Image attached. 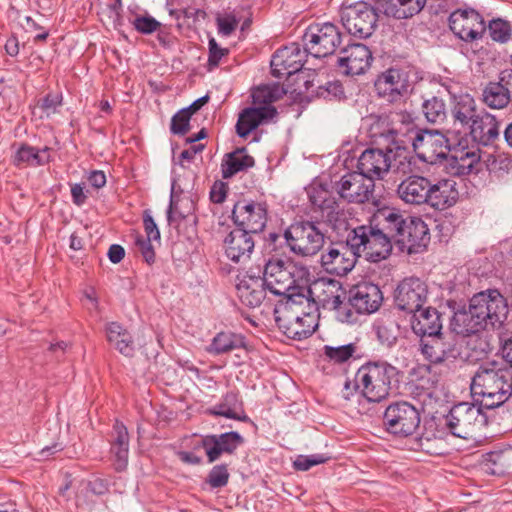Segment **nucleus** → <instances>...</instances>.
Wrapping results in <instances>:
<instances>
[{"mask_svg": "<svg viewBox=\"0 0 512 512\" xmlns=\"http://www.w3.org/2000/svg\"><path fill=\"white\" fill-rule=\"evenodd\" d=\"M453 308L450 327L462 336H471L482 331H494L503 327L508 318L507 298L498 289H487L474 294L468 306L455 308L456 302H449Z\"/></svg>", "mask_w": 512, "mask_h": 512, "instance_id": "1", "label": "nucleus"}, {"mask_svg": "<svg viewBox=\"0 0 512 512\" xmlns=\"http://www.w3.org/2000/svg\"><path fill=\"white\" fill-rule=\"evenodd\" d=\"M387 210L382 208L374 214L369 224L349 222L343 229L349 235L350 246L367 261L378 263L387 259L393 249L391 229L387 219Z\"/></svg>", "mask_w": 512, "mask_h": 512, "instance_id": "2", "label": "nucleus"}, {"mask_svg": "<svg viewBox=\"0 0 512 512\" xmlns=\"http://www.w3.org/2000/svg\"><path fill=\"white\" fill-rule=\"evenodd\" d=\"M470 390L484 408L502 406L512 396V367H498L496 362L481 364L472 377Z\"/></svg>", "mask_w": 512, "mask_h": 512, "instance_id": "3", "label": "nucleus"}, {"mask_svg": "<svg viewBox=\"0 0 512 512\" xmlns=\"http://www.w3.org/2000/svg\"><path fill=\"white\" fill-rule=\"evenodd\" d=\"M393 245L408 254L424 251L430 242V232L421 217L405 215L395 208L385 207Z\"/></svg>", "mask_w": 512, "mask_h": 512, "instance_id": "4", "label": "nucleus"}, {"mask_svg": "<svg viewBox=\"0 0 512 512\" xmlns=\"http://www.w3.org/2000/svg\"><path fill=\"white\" fill-rule=\"evenodd\" d=\"M398 374V369L386 361H370L356 372L354 388L362 387L368 401L380 402L389 396L392 382H397Z\"/></svg>", "mask_w": 512, "mask_h": 512, "instance_id": "5", "label": "nucleus"}, {"mask_svg": "<svg viewBox=\"0 0 512 512\" xmlns=\"http://www.w3.org/2000/svg\"><path fill=\"white\" fill-rule=\"evenodd\" d=\"M307 292L314 298L315 311L322 307L325 310L335 311L337 319L341 322L353 323L356 320L354 312L346 307V291L337 281L324 279L314 281Z\"/></svg>", "mask_w": 512, "mask_h": 512, "instance_id": "6", "label": "nucleus"}, {"mask_svg": "<svg viewBox=\"0 0 512 512\" xmlns=\"http://www.w3.org/2000/svg\"><path fill=\"white\" fill-rule=\"evenodd\" d=\"M313 214L317 215L332 231H344L350 220L331 191L324 185H314L308 190Z\"/></svg>", "mask_w": 512, "mask_h": 512, "instance_id": "7", "label": "nucleus"}, {"mask_svg": "<svg viewBox=\"0 0 512 512\" xmlns=\"http://www.w3.org/2000/svg\"><path fill=\"white\" fill-rule=\"evenodd\" d=\"M285 244L302 257L314 256L323 247L325 235L315 221H296L284 232Z\"/></svg>", "mask_w": 512, "mask_h": 512, "instance_id": "8", "label": "nucleus"}, {"mask_svg": "<svg viewBox=\"0 0 512 512\" xmlns=\"http://www.w3.org/2000/svg\"><path fill=\"white\" fill-rule=\"evenodd\" d=\"M482 407L480 404L477 406L467 402L458 403L443 417V425L451 435L468 439L475 428L483 426L487 421Z\"/></svg>", "mask_w": 512, "mask_h": 512, "instance_id": "9", "label": "nucleus"}, {"mask_svg": "<svg viewBox=\"0 0 512 512\" xmlns=\"http://www.w3.org/2000/svg\"><path fill=\"white\" fill-rule=\"evenodd\" d=\"M420 423V410L408 401L390 403L383 414V426L386 431L400 438L413 435Z\"/></svg>", "mask_w": 512, "mask_h": 512, "instance_id": "10", "label": "nucleus"}, {"mask_svg": "<svg viewBox=\"0 0 512 512\" xmlns=\"http://www.w3.org/2000/svg\"><path fill=\"white\" fill-rule=\"evenodd\" d=\"M336 240L332 241L327 251L321 255V265L326 272L336 275H347L356 265L359 254L350 246V239L343 231H333Z\"/></svg>", "mask_w": 512, "mask_h": 512, "instance_id": "11", "label": "nucleus"}, {"mask_svg": "<svg viewBox=\"0 0 512 512\" xmlns=\"http://www.w3.org/2000/svg\"><path fill=\"white\" fill-rule=\"evenodd\" d=\"M297 267L292 259L281 254H270L263 269V285L274 295L281 296L295 284Z\"/></svg>", "mask_w": 512, "mask_h": 512, "instance_id": "12", "label": "nucleus"}, {"mask_svg": "<svg viewBox=\"0 0 512 512\" xmlns=\"http://www.w3.org/2000/svg\"><path fill=\"white\" fill-rule=\"evenodd\" d=\"M303 46L315 58L332 55L340 46L342 35L339 28L331 22L310 24L303 36Z\"/></svg>", "mask_w": 512, "mask_h": 512, "instance_id": "13", "label": "nucleus"}, {"mask_svg": "<svg viewBox=\"0 0 512 512\" xmlns=\"http://www.w3.org/2000/svg\"><path fill=\"white\" fill-rule=\"evenodd\" d=\"M231 220L236 228L259 236L268 221L267 204L252 199H239L233 205Z\"/></svg>", "mask_w": 512, "mask_h": 512, "instance_id": "14", "label": "nucleus"}, {"mask_svg": "<svg viewBox=\"0 0 512 512\" xmlns=\"http://www.w3.org/2000/svg\"><path fill=\"white\" fill-rule=\"evenodd\" d=\"M413 151L416 156L427 164L442 163L450 154L449 141L438 130H420L412 141Z\"/></svg>", "mask_w": 512, "mask_h": 512, "instance_id": "15", "label": "nucleus"}, {"mask_svg": "<svg viewBox=\"0 0 512 512\" xmlns=\"http://www.w3.org/2000/svg\"><path fill=\"white\" fill-rule=\"evenodd\" d=\"M341 20L349 34L366 39L377 26L378 14L370 4L360 1L343 8Z\"/></svg>", "mask_w": 512, "mask_h": 512, "instance_id": "16", "label": "nucleus"}, {"mask_svg": "<svg viewBox=\"0 0 512 512\" xmlns=\"http://www.w3.org/2000/svg\"><path fill=\"white\" fill-rule=\"evenodd\" d=\"M374 88L379 98L389 103H396L410 91L409 72L402 68H388L377 75Z\"/></svg>", "mask_w": 512, "mask_h": 512, "instance_id": "17", "label": "nucleus"}, {"mask_svg": "<svg viewBox=\"0 0 512 512\" xmlns=\"http://www.w3.org/2000/svg\"><path fill=\"white\" fill-rule=\"evenodd\" d=\"M428 285L417 277H407L394 291V305L398 310L412 314L424 307L428 300Z\"/></svg>", "mask_w": 512, "mask_h": 512, "instance_id": "18", "label": "nucleus"}, {"mask_svg": "<svg viewBox=\"0 0 512 512\" xmlns=\"http://www.w3.org/2000/svg\"><path fill=\"white\" fill-rule=\"evenodd\" d=\"M339 197L348 203L363 204L373 198L375 182L359 170L348 172L335 183Z\"/></svg>", "mask_w": 512, "mask_h": 512, "instance_id": "19", "label": "nucleus"}, {"mask_svg": "<svg viewBox=\"0 0 512 512\" xmlns=\"http://www.w3.org/2000/svg\"><path fill=\"white\" fill-rule=\"evenodd\" d=\"M453 34L465 42L482 39L486 24L482 15L472 8L457 9L448 18Z\"/></svg>", "mask_w": 512, "mask_h": 512, "instance_id": "20", "label": "nucleus"}, {"mask_svg": "<svg viewBox=\"0 0 512 512\" xmlns=\"http://www.w3.org/2000/svg\"><path fill=\"white\" fill-rule=\"evenodd\" d=\"M309 52L306 47L299 43L293 42L276 50L271 59V72L275 77H287L301 71L307 61Z\"/></svg>", "mask_w": 512, "mask_h": 512, "instance_id": "21", "label": "nucleus"}, {"mask_svg": "<svg viewBox=\"0 0 512 512\" xmlns=\"http://www.w3.org/2000/svg\"><path fill=\"white\" fill-rule=\"evenodd\" d=\"M373 61L372 52L362 43L349 44L343 48L338 56L336 66L346 76L364 74Z\"/></svg>", "mask_w": 512, "mask_h": 512, "instance_id": "22", "label": "nucleus"}, {"mask_svg": "<svg viewBox=\"0 0 512 512\" xmlns=\"http://www.w3.org/2000/svg\"><path fill=\"white\" fill-rule=\"evenodd\" d=\"M383 302V293L377 284L363 281L349 290L346 307L358 314L376 312Z\"/></svg>", "mask_w": 512, "mask_h": 512, "instance_id": "23", "label": "nucleus"}, {"mask_svg": "<svg viewBox=\"0 0 512 512\" xmlns=\"http://www.w3.org/2000/svg\"><path fill=\"white\" fill-rule=\"evenodd\" d=\"M244 443L245 439L240 433L229 431L205 435L202 437L200 445L205 450L208 463H214L223 455L236 454L238 448Z\"/></svg>", "mask_w": 512, "mask_h": 512, "instance_id": "24", "label": "nucleus"}, {"mask_svg": "<svg viewBox=\"0 0 512 512\" xmlns=\"http://www.w3.org/2000/svg\"><path fill=\"white\" fill-rule=\"evenodd\" d=\"M391 168V156L386 146L370 147L365 149L357 162V170L366 177L375 180L384 179Z\"/></svg>", "mask_w": 512, "mask_h": 512, "instance_id": "25", "label": "nucleus"}, {"mask_svg": "<svg viewBox=\"0 0 512 512\" xmlns=\"http://www.w3.org/2000/svg\"><path fill=\"white\" fill-rule=\"evenodd\" d=\"M256 237L258 235L235 227L223 240L226 257L236 264L247 262L255 250Z\"/></svg>", "mask_w": 512, "mask_h": 512, "instance_id": "26", "label": "nucleus"}, {"mask_svg": "<svg viewBox=\"0 0 512 512\" xmlns=\"http://www.w3.org/2000/svg\"><path fill=\"white\" fill-rule=\"evenodd\" d=\"M401 118L402 115L397 112L371 115L368 133L372 143L378 146H386L387 148L397 145L400 140L398 139L399 133L394 123L396 120L400 121Z\"/></svg>", "mask_w": 512, "mask_h": 512, "instance_id": "27", "label": "nucleus"}, {"mask_svg": "<svg viewBox=\"0 0 512 512\" xmlns=\"http://www.w3.org/2000/svg\"><path fill=\"white\" fill-rule=\"evenodd\" d=\"M278 115L274 106H251L244 108L238 115L236 133L241 138H246L260 125L273 121Z\"/></svg>", "mask_w": 512, "mask_h": 512, "instance_id": "28", "label": "nucleus"}, {"mask_svg": "<svg viewBox=\"0 0 512 512\" xmlns=\"http://www.w3.org/2000/svg\"><path fill=\"white\" fill-rule=\"evenodd\" d=\"M428 206L436 210H445L456 204L459 198L457 183L452 178L430 179Z\"/></svg>", "mask_w": 512, "mask_h": 512, "instance_id": "29", "label": "nucleus"}, {"mask_svg": "<svg viewBox=\"0 0 512 512\" xmlns=\"http://www.w3.org/2000/svg\"><path fill=\"white\" fill-rule=\"evenodd\" d=\"M420 350L424 358L432 364L453 362L460 356L455 344L444 342L443 334L421 338Z\"/></svg>", "mask_w": 512, "mask_h": 512, "instance_id": "30", "label": "nucleus"}, {"mask_svg": "<svg viewBox=\"0 0 512 512\" xmlns=\"http://www.w3.org/2000/svg\"><path fill=\"white\" fill-rule=\"evenodd\" d=\"M443 321L440 312L431 306L412 313L411 329L420 338L442 335Z\"/></svg>", "mask_w": 512, "mask_h": 512, "instance_id": "31", "label": "nucleus"}, {"mask_svg": "<svg viewBox=\"0 0 512 512\" xmlns=\"http://www.w3.org/2000/svg\"><path fill=\"white\" fill-rule=\"evenodd\" d=\"M430 178L420 175L406 177L397 187L399 198L410 205H428V193Z\"/></svg>", "mask_w": 512, "mask_h": 512, "instance_id": "32", "label": "nucleus"}, {"mask_svg": "<svg viewBox=\"0 0 512 512\" xmlns=\"http://www.w3.org/2000/svg\"><path fill=\"white\" fill-rule=\"evenodd\" d=\"M195 212V202L190 196L177 195L172 189L170 203L167 209V221L169 225L179 228L183 221L196 225L197 217Z\"/></svg>", "mask_w": 512, "mask_h": 512, "instance_id": "33", "label": "nucleus"}, {"mask_svg": "<svg viewBox=\"0 0 512 512\" xmlns=\"http://www.w3.org/2000/svg\"><path fill=\"white\" fill-rule=\"evenodd\" d=\"M448 431L443 425V418L436 422L434 419L425 422L424 430L418 438L421 451L430 455L443 453V441Z\"/></svg>", "mask_w": 512, "mask_h": 512, "instance_id": "34", "label": "nucleus"}, {"mask_svg": "<svg viewBox=\"0 0 512 512\" xmlns=\"http://www.w3.org/2000/svg\"><path fill=\"white\" fill-rule=\"evenodd\" d=\"M472 138L483 146L493 144L500 135L499 122L496 117L484 110L469 127Z\"/></svg>", "mask_w": 512, "mask_h": 512, "instance_id": "35", "label": "nucleus"}, {"mask_svg": "<svg viewBox=\"0 0 512 512\" xmlns=\"http://www.w3.org/2000/svg\"><path fill=\"white\" fill-rule=\"evenodd\" d=\"M206 414L222 416L241 422H247L249 420V417L243 410V403L239 393L235 391H229L223 395L219 403L206 410Z\"/></svg>", "mask_w": 512, "mask_h": 512, "instance_id": "36", "label": "nucleus"}, {"mask_svg": "<svg viewBox=\"0 0 512 512\" xmlns=\"http://www.w3.org/2000/svg\"><path fill=\"white\" fill-rule=\"evenodd\" d=\"M114 438L111 442V453L114 456V469L122 472L127 468L129 455V434L126 426L116 421L113 425Z\"/></svg>", "mask_w": 512, "mask_h": 512, "instance_id": "37", "label": "nucleus"}, {"mask_svg": "<svg viewBox=\"0 0 512 512\" xmlns=\"http://www.w3.org/2000/svg\"><path fill=\"white\" fill-rule=\"evenodd\" d=\"M427 0H381V11L388 17L395 19H408L420 13Z\"/></svg>", "mask_w": 512, "mask_h": 512, "instance_id": "38", "label": "nucleus"}, {"mask_svg": "<svg viewBox=\"0 0 512 512\" xmlns=\"http://www.w3.org/2000/svg\"><path fill=\"white\" fill-rule=\"evenodd\" d=\"M254 158L247 154L246 148H236L234 151L225 154L221 163V173L224 179L232 178L239 172L247 171L254 167Z\"/></svg>", "mask_w": 512, "mask_h": 512, "instance_id": "39", "label": "nucleus"}, {"mask_svg": "<svg viewBox=\"0 0 512 512\" xmlns=\"http://www.w3.org/2000/svg\"><path fill=\"white\" fill-rule=\"evenodd\" d=\"M107 341L126 357H132L135 352L134 340L131 333L118 322H110L105 327Z\"/></svg>", "mask_w": 512, "mask_h": 512, "instance_id": "40", "label": "nucleus"}, {"mask_svg": "<svg viewBox=\"0 0 512 512\" xmlns=\"http://www.w3.org/2000/svg\"><path fill=\"white\" fill-rule=\"evenodd\" d=\"M245 347V336L232 331H221L213 337L206 350L211 355L219 356Z\"/></svg>", "mask_w": 512, "mask_h": 512, "instance_id": "41", "label": "nucleus"}, {"mask_svg": "<svg viewBox=\"0 0 512 512\" xmlns=\"http://www.w3.org/2000/svg\"><path fill=\"white\" fill-rule=\"evenodd\" d=\"M391 156V168L394 173L402 176H410L416 167V161L412 153L400 141L397 145L387 148Z\"/></svg>", "mask_w": 512, "mask_h": 512, "instance_id": "42", "label": "nucleus"}, {"mask_svg": "<svg viewBox=\"0 0 512 512\" xmlns=\"http://www.w3.org/2000/svg\"><path fill=\"white\" fill-rule=\"evenodd\" d=\"M52 161V156L42 155L41 151H39V148L33 147L28 143H21L12 156V163L16 167H39L45 166Z\"/></svg>", "mask_w": 512, "mask_h": 512, "instance_id": "43", "label": "nucleus"}, {"mask_svg": "<svg viewBox=\"0 0 512 512\" xmlns=\"http://www.w3.org/2000/svg\"><path fill=\"white\" fill-rule=\"evenodd\" d=\"M480 111L477 110L476 102L469 94L460 95L455 98L452 108V116L455 123L458 122L461 126L469 128L474 119H477Z\"/></svg>", "mask_w": 512, "mask_h": 512, "instance_id": "44", "label": "nucleus"}, {"mask_svg": "<svg viewBox=\"0 0 512 512\" xmlns=\"http://www.w3.org/2000/svg\"><path fill=\"white\" fill-rule=\"evenodd\" d=\"M446 161L451 174L465 176L473 172L480 161V155L475 151H460L449 154Z\"/></svg>", "mask_w": 512, "mask_h": 512, "instance_id": "45", "label": "nucleus"}, {"mask_svg": "<svg viewBox=\"0 0 512 512\" xmlns=\"http://www.w3.org/2000/svg\"><path fill=\"white\" fill-rule=\"evenodd\" d=\"M266 287L263 282L260 284L253 279L243 280L237 285V293L240 301L250 307L255 308L262 304L266 297Z\"/></svg>", "mask_w": 512, "mask_h": 512, "instance_id": "46", "label": "nucleus"}, {"mask_svg": "<svg viewBox=\"0 0 512 512\" xmlns=\"http://www.w3.org/2000/svg\"><path fill=\"white\" fill-rule=\"evenodd\" d=\"M286 94V90L280 84L261 85L252 91V103L256 106H272Z\"/></svg>", "mask_w": 512, "mask_h": 512, "instance_id": "47", "label": "nucleus"}, {"mask_svg": "<svg viewBox=\"0 0 512 512\" xmlns=\"http://www.w3.org/2000/svg\"><path fill=\"white\" fill-rule=\"evenodd\" d=\"M484 103L492 109H503L512 102L507 92L497 82H489L482 93Z\"/></svg>", "mask_w": 512, "mask_h": 512, "instance_id": "48", "label": "nucleus"}, {"mask_svg": "<svg viewBox=\"0 0 512 512\" xmlns=\"http://www.w3.org/2000/svg\"><path fill=\"white\" fill-rule=\"evenodd\" d=\"M307 289H310V285H299L298 281L295 284H292V288L290 291L282 294L287 298V303H292L295 305H304L306 304L308 307V311H305L304 314L309 316L312 312H314V298L310 297V293L307 292Z\"/></svg>", "mask_w": 512, "mask_h": 512, "instance_id": "49", "label": "nucleus"}, {"mask_svg": "<svg viewBox=\"0 0 512 512\" xmlns=\"http://www.w3.org/2000/svg\"><path fill=\"white\" fill-rule=\"evenodd\" d=\"M376 336L382 346L392 348L398 341L399 326L395 321H380L374 325Z\"/></svg>", "mask_w": 512, "mask_h": 512, "instance_id": "50", "label": "nucleus"}, {"mask_svg": "<svg viewBox=\"0 0 512 512\" xmlns=\"http://www.w3.org/2000/svg\"><path fill=\"white\" fill-rule=\"evenodd\" d=\"M422 112L430 123H440L446 118V105L442 98L432 96L422 103Z\"/></svg>", "mask_w": 512, "mask_h": 512, "instance_id": "51", "label": "nucleus"}, {"mask_svg": "<svg viewBox=\"0 0 512 512\" xmlns=\"http://www.w3.org/2000/svg\"><path fill=\"white\" fill-rule=\"evenodd\" d=\"M356 343H349L340 346L325 345L322 349L323 355L335 364H343L347 362L357 352Z\"/></svg>", "mask_w": 512, "mask_h": 512, "instance_id": "52", "label": "nucleus"}, {"mask_svg": "<svg viewBox=\"0 0 512 512\" xmlns=\"http://www.w3.org/2000/svg\"><path fill=\"white\" fill-rule=\"evenodd\" d=\"M229 478L230 473L228 471V465L225 463L217 464L209 471L205 478V484H207L211 489H220L228 484Z\"/></svg>", "mask_w": 512, "mask_h": 512, "instance_id": "53", "label": "nucleus"}, {"mask_svg": "<svg viewBox=\"0 0 512 512\" xmlns=\"http://www.w3.org/2000/svg\"><path fill=\"white\" fill-rule=\"evenodd\" d=\"M276 321L279 328L282 329L283 333L290 339L302 340L310 336L313 332L310 329H304L301 327L302 318L299 316L295 317V322L293 323H283L280 318Z\"/></svg>", "mask_w": 512, "mask_h": 512, "instance_id": "54", "label": "nucleus"}, {"mask_svg": "<svg viewBox=\"0 0 512 512\" xmlns=\"http://www.w3.org/2000/svg\"><path fill=\"white\" fill-rule=\"evenodd\" d=\"M315 95L325 100H340L345 97L344 87L338 80L328 81L325 85H319Z\"/></svg>", "mask_w": 512, "mask_h": 512, "instance_id": "55", "label": "nucleus"}, {"mask_svg": "<svg viewBox=\"0 0 512 512\" xmlns=\"http://www.w3.org/2000/svg\"><path fill=\"white\" fill-rule=\"evenodd\" d=\"M488 32L492 40L506 43L511 37L510 24L502 19H493L489 22Z\"/></svg>", "mask_w": 512, "mask_h": 512, "instance_id": "56", "label": "nucleus"}, {"mask_svg": "<svg viewBox=\"0 0 512 512\" xmlns=\"http://www.w3.org/2000/svg\"><path fill=\"white\" fill-rule=\"evenodd\" d=\"M191 116L184 109H180L171 118L170 131L174 135L184 136L190 129Z\"/></svg>", "mask_w": 512, "mask_h": 512, "instance_id": "57", "label": "nucleus"}, {"mask_svg": "<svg viewBox=\"0 0 512 512\" xmlns=\"http://www.w3.org/2000/svg\"><path fill=\"white\" fill-rule=\"evenodd\" d=\"M330 458L325 454L299 455L293 462V467L297 471H308L313 466L326 463Z\"/></svg>", "mask_w": 512, "mask_h": 512, "instance_id": "58", "label": "nucleus"}, {"mask_svg": "<svg viewBox=\"0 0 512 512\" xmlns=\"http://www.w3.org/2000/svg\"><path fill=\"white\" fill-rule=\"evenodd\" d=\"M135 30L141 34H152L158 30L161 23L150 15H138L132 22Z\"/></svg>", "mask_w": 512, "mask_h": 512, "instance_id": "59", "label": "nucleus"}, {"mask_svg": "<svg viewBox=\"0 0 512 512\" xmlns=\"http://www.w3.org/2000/svg\"><path fill=\"white\" fill-rule=\"evenodd\" d=\"M152 241L149 239H145V237L139 233L135 235V245L141 253L145 262L149 265H152L155 262V251Z\"/></svg>", "mask_w": 512, "mask_h": 512, "instance_id": "60", "label": "nucleus"}, {"mask_svg": "<svg viewBox=\"0 0 512 512\" xmlns=\"http://www.w3.org/2000/svg\"><path fill=\"white\" fill-rule=\"evenodd\" d=\"M208 67L209 70L218 67L222 57L229 54V49L221 48L214 38L208 41Z\"/></svg>", "mask_w": 512, "mask_h": 512, "instance_id": "61", "label": "nucleus"}, {"mask_svg": "<svg viewBox=\"0 0 512 512\" xmlns=\"http://www.w3.org/2000/svg\"><path fill=\"white\" fill-rule=\"evenodd\" d=\"M63 96L61 93H48L41 100L39 107L47 116L55 114L62 106Z\"/></svg>", "mask_w": 512, "mask_h": 512, "instance_id": "62", "label": "nucleus"}, {"mask_svg": "<svg viewBox=\"0 0 512 512\" xmlns=\"http://www.w3.org/2000/svg\"><path fill=\"white\" fill-rule=\"evenodd\" d=\"M218 32L224 36H230L238 26V19L233 14L217 17L216 19Z\"/></svg>", "mask_w": 512, "mask_h": 512, "instance_id": "63", "label": "nucleus"}, {"mask_svg": "<svg viewBox=\"0 0 512 512\" xmlns=\"http://www.w3.org/2000/svg\"><path fill=\"white\" fill-rule=\"evenodd\" d=\"M143 226L146 233L145 239L160 241V231L149 210L143 213Z\"/></svg>", "mask_w": 512, "mask_h": 512, "instance_id": "64", "label": "nucleus"}]
</instances>
